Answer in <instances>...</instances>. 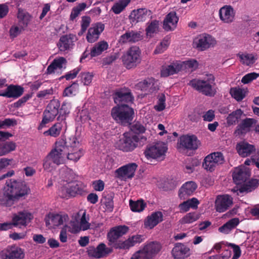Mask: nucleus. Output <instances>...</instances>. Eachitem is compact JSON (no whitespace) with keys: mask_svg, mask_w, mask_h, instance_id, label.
<instances>
[{"mask_svg":"<svg viewBox=\"0 0 259 259\" xmlns=\"http://www.w3.org/2000/svg\"><path fill=\"white\" fill-rule=\"evenodd\" d=\"M129 205L132 211L139 212L142 211L147 205L146 203L143 200L137 201L130 200Z\"/></svg>","mask_w":259,"mask_h":259,"instance_id":"46","label":"nucleus"},{"mask_svg":"<svg viewBox=\"0 0 259 259\" xmlns=\"http://www.w3.org/2000/svg\"><path fill=\"white\" fill-rule=\"evenodd\" d=\"M138 165L135 163H131L123 165L115 171V177L122 181L132 179L135 175Z\"/></svg>","mask_w":259,"mask_h":259,"instance_id":"14","label":"nucleus"},{"mask_svg":"<svg viewBox=\"0 0 259 259\" xmlns=\"http://www.w3.org/2000/svg\"><path fill=\"white\" fill-rule=\"evenodd\" d=\"M33 215L26 210H23L14 214L12 218L14 226L19 228L26 227L33 219Z\"/></svg>","mask_w":259,"mask_h":259,"instance_id":"15","label":"nucleus"},{"mask_svg":"<svg viewBox=\"0 0 259 259\" xmlns=\"http://www.w3.org/2000/svg\"><path fill=\"white\" fill-rule=\"evenodd\" d=\"M189 84L202 94L212 97L215 94L214 87L215 85V78L212 74H207L202 79H193Z\"/></svg>","mask_w":259,"mask_h":259,"instance_id":"2","label":"nucleus"},{"mask_svg":"<svg viewBox=\"0 0 259 259\" xmlns=\"http://www.w3.org/2000/svg\"><path fill=\"white\" fill-rule=\"evenodd\" d=\"M232 177L234 182L240 185L250 177V171L245 166L241 165L234 169Z\"/></svg>","mask_w":259,"mask_h":259,"instance_id":"21","label":"nucleus"},{"mask_svg":"<svg viewBox=\"0 0 259 259\" xmlns=\"http://www.w3.org/2000/svg\"><path fill=\"white\" fill-rule=\"evenodd\" d=\"M62 181L61 183H70L71 182H75L73 172L70 169H66L63 171L61 173Z\"/></svg>","mask_w":259,"mask_h":259,"instance_id":"54","label":"nucleus"},{"mask_svg":"<svg viewBox=\"0 0 259 259\" xmlns=\"http://www.w3.org/2000/svg\"><path fill=\"white\" fill-rule=\"evenodd\" d=\"M59 107L60 104L58 101L56 100L51 101L43 113L42 120L38 127V130L41 129L46 124L55 119L58 114Z\"/></svg>","mask_w":259,"mask_h":259,"instance_id":"8","label":"nucleus"},{"mask_svg":"<svg viewBox=\"0 0 259 259\" xmlns=\"http://www.w3.org/2000/svg\"><path fill=\"white\" fill-rule=\"evenodd\" d=\"M235 12L233 7L229 5H225L219 10V16L221 20L225 23L229 24L233 22Z\"/></svg>","mask_w":259,"mask_h":259,"instance_id":"25","label":"nucleus"},{"mask_svg":"<svg viewBox=\"0 0 259 259\" xmlns=\"http://www.w3.org/2000/svg\"><path fill=\"white\" fill-rule=\"evenodd\" d=\"M233 204L232 198L228 195L218 196L215 201L217 211L223 212L227 210Z\"/></svg>","mask_w":259,"mask_h":259,"instance_id":"20","label":"nucleus"},{"mask_svg":"<svg viewBox=\"0 0 259 259\" xmlns=\"http://www.w3.org/2000/svg\"><path fill=\"white\" fill-rule=\"evenodd\" d=\"M181 67L180 61H176L169 65L163 66L161 70V75L163 77H167L178 73L182 71Z\"/></svg>","mask_w":259,"mask_h":259,"instance_id":"34","label":"nucleus"},{"mask_svg":"<svg viewBox=\"0 0 259 259\" xmlns=\"http://www.w3.org/2000/svg\"><path fill=\"white\" fill-rule=\"evenodd\" d=\"M87 7V4L84 3L79 4L77 6L74 7L71 11L70 18L73 20L75 19L80 13V12L83 11Z\"/></svg>","mask_w":259,"mask_h":259,"instance_id":"53","label":"nucleus"},{"mask_svg":"<svg viewBox=\"0 0 259 259\" xmlns=\"http://www.w3.org/2000/svg\"><path fill=\"white\" fill-rule=\"evenodd\" d=\"M89 221V217L87 215L85 211H79L72 215L69 223V231L72 233H77L80 230H87L91 226Z\"/></svg>","mask_w":259,"mask_h":259,"instance_id":"4","label":"nucleus"},{"mask_svg":"<svg viewBox=\"0 0 259 259\" xmlns=\"http://www.w3.org/2000/svg\"><path fill=\"white\" fill-rule=\"evenodd\" d=\"M253 120L251 118H246L242 121V122L237 126L236 131L238 134H244L249 131Z\"/></svg>","mask_w":259,"mask_h":259,"instance_id":"44","label":"nucleus"},{"mask_svg":"<svg viewBox=\"0 0 259 259\" xmlns=\"http://www.w3.org/2000/svg\"><path fill=\"white\" fill-rule=\"evenodd\" d=\"M259 185V180L256 179H252L249 181L246 180L240 187H237L232 190L234 192L239 193H249L255 190Z\"/></svg>","mask_w":259,"mask_h":259,"instance_id":"23","label":"nucleus"},{"mask_svg":"<svg viewBox=\"0 0 259 259\" xmlns=\"http://www.w3.org/2000/svg\"><path fill=\"white\" fill-rule=\"evenodd\" d=\"M152 12L146 8L134 10L131 12L130 17L133 22H143L151 18Z\"/></svg>","mask_w":259,"mask_h":259,"instance_id":"24","label":"nucleus"},{"mask_svg":"<svg viewBox=\"0 0 259 259\" xmlns=\"http://www.w3.org/2000/svg\"><path fill=\"white\" fill-rule=\"evenodd\" d=\"M128 231V228L126 226H118L111 228L107 234L108 245L116 249H119L117 246L122 241L118 242V239Z\"/></svg>","mask_w":259,"mask_h":259,"instance_id":"10","label":"nucleus"},{"mask_svg":"<svg viewBox=\"0 0 259 259\" xmlns=\"http://www.w3.org/2000/svg\"><path fill=\"white\" fill-rule=\"evenodd\" d=\"M81 145L75 136H72L69 139V149L67 152L66 158L67 159L77 161L83 155V152Z\"/></svg>","mask_w":259,"mask_h":259,"instance_id":"9","label":"nucleus"},{"mask_svg":"<svg viewBox=\"0 0 259 259\" xmlns=\"http://www.w3.org/2000/svg\"><path fill=\"white\" fill-rule=\"evenodd\" d=\"M169 42L168 39L164 38L160 43V45L157 46L154 50V54H160L163 53L167 48Z\"/></svg>","mask_w":259,"mask_h":259,"instance_id":"58","label":"nucleus"},{"mask_svg":"<svg viewBox=\"0 0 259 259\" xmlns=\"http://www.w3.org/2000/svg\"><path fill=\"white\" fill-rule=\"evenodd\" d=\"M189 248L183 244H176L172 249L171 253L175 258H184L189 255Z\"/></svg>","mask_w":259,"mask_h":259,"instance_id":"35","label":"nucleus"},{"mask_svg":"<svg viewBox=\"0 0 259 259\" xmlns=\"http://www.w3.org/2000/svg\"><path fill=\"white\" fill-rule=\"evenodd\" d=\"M243 113L241 109H237L236 111L230 113L227 118V122L229 125L235 124L236 122L240 118Z\"/></svg>","mask_w":259,"mask_h":259,"instance_id":"51","label":"nucleus"},{"mask_svg":"<svg viewBox=\"0 0 259 259\" xmlns=\"http://www.w3.org/2000/svg\"><path fill=\"white\" fill-rule=\"evenodd\" d=\"M230 93L236 101H241L245 97L247 91L245 89L235 87L231 89Z\"/></svg>","mask_w":259,"mask_h":259,"instance_id":"42","label":"nucleus"},{"mask_svg":"<svg viewBox=\"0 0 259 259\" xmlns=\"http://www.w3.org/2000/svg\"><path fill=\"white\" fill-rule=\"evenodd\" d=\"M139 140V136L132 132H126L115 143V146L117 149L123 152H131L138 147Z\"/></svg>","mask_w":259,"mask_h":259,"instance_id":"3","label":"nucleus"},{"mask_svg":"<svg viewBox=\"0 0 259 259\" xmlns=\"http://www.w3.org/2000/svg\"><path fill=\"white\" fill-rule=\"evenodd\" d=\"M68 219V215L65 213H50L46 217L45 222L47 226H50L52 227L55 228L63 225Z\"/></svg>","mask_w":259,"mask_h":259,"instance_id":"16","label":"nucleus"},{"mask_svg":"<svg viewBox=\"0 0 259 259\" xmlns=\"http://www.w3.org/2000/svg\"><path fill=\"white\" fill-rule=\"evenodd\" d=\"M159 23L158 21L153 20L147 23V26L146 28V34L149 36H152L154 33H156L159 31Z\"/></svg>","mask_w":259,"mask_h":259,"instance_id":"48","label":"nucleus"},{"mask_svg":"<svg viewBox=\"0 0 259 259\" xmlns=\"http://www.w3.org/2000/svg\"><path fill=\"white\" fill-rule=\"evenodd\" d=\"M17 17L19 21L22 22L24 26L27 25L31 18L30 16L28 13H25L23 10L20 9L18 10Z\"/></svg>","mask_w":259,"mask_h":259,"instance_id":"57","label":"nucleus"},{"mask_svg":"<svg viewBox=\"0 0 259 259\" xmlns=\"http://www.w3.org/2000/svg\"><path fill=\"white\" fill-rule=\"evenodd\" d=\"M16 144L13 142H7L0 147V156L6 155L15 150Z\"/></svg>","mask_w":259,"mask_h":259,"instance_id":"52","label":"nucleus"},{"mask_svg":"<svg viewBox=\"0 0 259 259\" xmlns=\"http://www.w3.org/2000/svg\"><path fill=\"white\" fill-rule=\"evenodd\" d=\"M258 76L259 74L255 72L248 73L242 77L241 82L244 84H246L255 79Z\"/></svg>","mask_w":259,"mask_h":259,"instance_id":"62","label":"nucleus"},{"mask_svg":"<svg viewBox=\"0 0 259 259\" xmlns=\"http://www.w3.org/2000/svg\"><path fill=\"white\" fill-rule=\"evenodd\" d=\"M109 45L105 40L100 41L95 44L90 51V55L92 57L100 55L102 53L108 49Z\"/></svg>","mask_w":259,"mask_h":259,"instance_id":"39","label":"nucleus"},{"mask_svg":"<svg viewBox=\"0 0 259 259\" xmlns=\"http://www.w3.org/2000/svg\"><path fill=\"white\" fill-rule=\"evenodd\" d=\"M194 46L200 51L205 50L216 44L215 40L209 35H202L195 39L194 41Z\"/></svg>","mask_w":259,"mask_h":259,"instance_id":"18","label":"nucleus"},{"mask_svg":"<svg viewBox=\"0 0 259 259\" xmlns=\"http://www.w3.org/2000/svg\"><path fill=\"white\" fill-rule=\"evenodd\" d=\"M68 143H69V141ZM66 144L67 142L63 139H59L55 142L53 149H56L57 151L62 153L64 155L67 156L69 147V144L67 145Z\"/></svg>","mask_w":259,"mask_h":259,"instance_id":"43","label":"nucleus"},{"mask_svg":"<svg viewBox=\"0 0 259 259\" xmlns=\"http://www.w3.org/2000/svg\"><path fill=\"white\" fill-rule=\"evenodd\" d=\"M165 97L164 95L161 94L158 99L157 104L154 106V109L158 111L163 110L165 108Z\"/></svg>","mask_w":259,"mask_h":259,"instance_id":"59","label":"nucleus"},{"mask_svg":"<svg viewBox=\"0 0 259 259\" xmlns=\"http://www.w3.org/2000/svg\"><path fill=\"white\" fill-rule=\"evenodd\" d=\"M112 246L111 247H107L104 243H101L96 248L90 247L88 252L90 256L97 258H100L107 256L112 252Z\"/></svg>","mask_w":259,"mask_h":259,"instance_id":"17","label":"nucleus"},{"mask_svg":"<svg viewBox=\"0 0 259 259\" xmlns=\"http://www.w3.org/2000/svg\"><path fill=\"white\" fill-rule=\"evenodd\" d=\"M237 56L241 64L247 66L252 65L257 60V55L255 53L240 52Z\"/></svg>","mask_w":259,"mask_h":259,"instance_id":"36","label":"nucleus"},{"mask_svg":"<svg viewBox=\"0 0 259 259\" xmlns=\"http://www.w3.org/2000/svg\"><path fill=\"white\" fill-rule=\"evenodd\" d=\"M180 64L182 66V71L183 70H189L191 71L195 70L198 65L197 61L194 59L189 60L185 61H181Z\"/></svg>","mask_w":259,"mask_h":259,"instance_id":"50","label":"nucleus"},{"mask_svg":"<svg viewBox=\"0 0 259 259\" xmlns=\"http://www.w3.org/2000/svg\"><path fill=\"white\" fill-rule=\"evenodd\" d=\"M141 51L136 46L131 47L122 56V61L127 69L136 67L141 61Z\"/></svg>","mask_w":259,"mask_h":259,"instance_id":"6","label":"nucleus"},{"mask_svg":"<svg viewBox=\"0 0 259 259\" xmlns=\"http://www.w3.org/2000/svg\"><path fill=\"white\" fill-rule=\"evenodd\" d=\"M24 89L19 85L11 84L4 92L0 93V96L8 98H18L23 93Z\"/></svg>","mask_w":259,"mask_h":259,"instance_id":"28","label":"nucleus"},{"mask_svg":"<svg viewBox=\"0 0 259 259\" xmlns=\"http://www.w3.org/2000/svg\"><path fill=\"white\" fill-rule=\"evenodd\" d=\"M78 91V84L75 82L65 89L63 92V96L69 97L75 95Z\"/></svg>","mask_w":259,"mask_h":259,"instance_id":"55","label":"nucleus"},{"mask_svg":"<svg viewBox=\"0 0 259 259\" xmlns=\"http://www.w3.org/2000/svg\"><path fill=\"white\" fill-rule=\"evenodd\" d=\"M104 28V24L101 22L92 24V26L89 29L87 34V41L90 43L97 41L100 34L103 31Z\"/></svg>","mask_w":259,"mask_h":259,"instance_id":"19","label":"nucleus"},{"mask_svg":"<svg viewBox=\"0 0 259 259\" xmlns=\"http://www.w3.org/2000/svg\"><path fill=\"white\" fill-rule=\"evenodd\" d=\"M54 94V89L51 88L49 89L40 91L37 93L36 97L38 98L48 99L49 96Z\"/></svg>","mask_w":259,"mask_h":259,"instance_id":"61","label":"nucleus"},{"mask_svg":"<svg viewBox=\"0 0 259 259\" xmlns=\"http://www.w3.org/2000/svg\"><path fill=\"white\" fill-rule=\"evenodd\" d=\"M224 161L223 154L221 152H213L208 155L204 159L203 167L207 170L212 171L218 165Z\"/></svg>","mask_w":259,"mask_h":259,"instance_id":"12","label":"nucleus"},{"mask_svg":"<svg viewBox=\"0 0 259 259\" xmlns=\"http://www.w3.org/2000/svg\"><path fill=\"white\" fill-rule=\"evenodd\" d=\"M103 204L105 206V210L108 211H112L113 208V202L110 197H104L102 200Z\"/></svg>","mask_w":259,"mask_h":259,"instance_id":"63","label":"nucleus"},{"mask_svg":"<svg viewBox=\"0 0 259 259\" xmlns=\"http://www.w3.org/2000/svg\"><path fill=\"white\" fill-rule=\"evenodd\" d=\"M197 188L196 184L193 182H188L185 183L179 190V196L181 198L186 197L193 194Z\"/></svg>","mask_w":259,"mask_h":259,"instance_id":"37","label":"nucleus"},{"mask_svg":"<svg viewBox=\"0 0 259 259\" xmlns=\"http://www.w3.org/2000/svg\"><path fill=\"white\" fill-rule=\"evenodd\" d=\"M161 245L157 242H150L145 244L142 251L146 255L148 259H151L160 250Z\"/></svg>","mask_w":259,"mask_h":259,"instance_id":"30","label":"nucleus"},{"mask_svg":"<svg viewBox=\"0 0 259 259\" xmlns=\"http://www.w3.org/2000/svg\"><path fill=\"white\" fill-rule=\"evenodd\" d=\"M130 2L131 0H119L114 4L111 10L115 14H118L125 9Z\"/></svg>","mask_w":259,"mask_h":259,"instance_id":"45","label":"nucleus"},{"mask_svg":"<svg viewBox=\"0 0 259 259\" xmlns=\"http://www.w3.org/2000/svg\"><path fill=\"white\" fill-rule=\"evenodd\" d=\"M62 125L60 123H56L51 126L48 130L44 133L45 136H51L57 137L60 134L62 131Z\"/></svg>","mask_w":259,"mask_h":259,"instance_id":"47","label":"nucleus"},{"mask_svg":"<svg viewBox=\"0 0 259 259\" xmlns=\"http://www.w3.org/2000/svg\"><path fill=\"white\" fill-rule=\"evenodd\" d=\"M190 163H187L185 166V171L187 173H191L194 170L195 167L199 165V162L197 160L189 159L188 160Z\"/></svg>","mask_w":259,"mask_h":259,"instance_id":"60","label":"nucleus"},{"mask_svg":"<svg viewBox=\"0 0 259 259\" xmlns=\"http://www.w3.org/2000/svg\"><path fill=\"white\" fill-rule=\"evenodd\" d=\"M199 141L195 136L185 135L180 138V145L183 148L190 150H195L198 147Z\"/></svg>","mask_w":259,"mask_h":259,"instance_id":"26","label":"nucleus"},{"mask_svg":"<svg viewBox=\"0 0 259 259\" xmlns=\"http://www.w3.org/2000/svg\"><path fill=\"white\" fill-rule=\"evenodd\" d=\"M1 259H24V250L13 244L8 246L0 252Z\"/></svg>","mask_w":259,"mask_h":259,"instance_id":"11","label":"nucleus"},{"mask_svg":"<svg viewBox=\"0 0 259 259\" xmlns=\"http://www.w3.org/2000/svg\"><path fill=\"white\" fill-rule=\"evenodd\" d=\"M48 156L52 159L54 164L57 165L64 163L67 159L66 156L64 154L59 152L54 149L51 150Z\"/></svg>","mask_w":259,"mask_h":259,"instance_id":"40","label":"nucleus"},{"mask_svg":"<svg viewBox=\"0 0 259 259\" xmlns=\"http://www.w3.org/2000/svg\"><path fill=\"white\" fill-rule=\"evenodd\" d=\"M236 149L239 155L242 157H246L249 156L255 150L254 145L244 141L238 143L236 145Z\"/></svg>","mask_w":259,"mask_h":259,"instance_id":"32","label":"nucleus"},{"mask_svg":"<svg viewBox=\"0 0 259 259\" xmlns=\"http://www.w3.org/2000/svg\"><path fill=\"white\" fill-rule=\"evenodd\" d=\"M162 220L163 214L160 211L153 212L145 219L144 226L146 228L151 229L162 222Z\"/></svg>","mask_w":259,"mask_h":259,"instance_id":"33","label":"nucleus"},{"mask_svg":"<svg viewBox=\"0 0 259 259\" xmlns=\"http://www.w3.org/2000/svg\"><path fill=\"white\" fill-rule=\"evenodd\" d=\"M239 223L238 218H233L219 228V231L226 234H229L232 230L235 228Z\"/></svg>","mask_w":259,"mask_h":259,"instance_id":"41","label":"nucleus"},{"mask_svg":"<svg viewBox=\"0 0 259 259\" xmlns=\"http://www.w3.org/2000/svg\"><path fill=\"white\" fill-rule=\"evenodd\" d=\"M167 150L166 144L160 142L147 147L144 153L148 159H156L164 156Z\"/></svg>","mask_w":259,"mask_h":259,"instance_id":"13","label":"nucleus"},{"mask_svg":"<svg viewBox=\"0 0 259 259\" xmlns=\"http://www.w3.org/2000/svg\"><path fill=\"white\" fill-rule=\"evenodd\" d=\"M82 189L76 182L60 183L58 194L62 198L69 199L74 197L77 194L80 193Z\"/></svg>","mask_w":259,"mask_h":259,"instance_id":"7","label":"nucleus"},{"mask_svg":"<svg viewBox=\"0 0 259 259\" xmlns=\"http://www.w3.org/2000/svg\"><path fill=\"white\" fill-rule=\"evenodd\" d=\"M134 111L132 108L124 104L115 107L111 110L113 118L122 124H130L133 119Z\"/></svg>","mask_w":259,"mask_h":259,"instance_id":"5","label":"nucleus"},{"mask_svg":"<svg viewBox=\"0 0 259 259\" xmlns=\"http://www.w3.org/2000/svg\"><path fill=\"white\" fill-rule=\"evenodd\" d=\"M145 240L143 235H135L129 237L127 239L122 241L117 247L119 249H128L137 244H140Z\"/></svg>","mask_w":259,"mask_h":259,"instance_id":"29","label":"nucleus"},{"mask_svg":"<svg viewBox=\"0 0 259 259\" xmlns=\"http://www.w3.org/2000/svg\"><path fill=\"white\" fill-rule=\"evenodd\" d=\"M142 39L140 32L128 31L120 36L119 42L121 44L135 43Z\"/></svg>","mask_w":259,"mask_h":259,"instance_id":"31","label":"nucleus"},{"mask_svg":"<svg viewBox=\"0 0 259 259\" xmlns=\"http://www.w3.org/2000/svg\"><path fill=\"white\" fill-rule=\"evenodd\" d=\"M199 217V215L196 213H189L181 220V223L182 224L192 223L197 221Z\"/></svg>","mask_w":259,"mask_h":259,"instance_id":"56","label":"nucleus"},{"mask_svg":"<svg viewBox=\"0 0 259 259\" xmlns=\"http://www.w3.org/2000/svg\"><path fill=\"white\" fill-rule=\"evenodd\" d=\"M30 192L29 187L25 183L11 179L6 182L4 189L0 190V204L11 206L27 196Z\"/></svg>","mask_w":259,"mask_h":259,"instance_id":"1","label":"nucleus"},{"mask_svg":"<svg viewBox=\"0 0 259 259\" xmlns=\"http://www.w3.org/2000/svg\"><path fill=\"white\" fill-rule=\"evenodd\" d=\"M154 84V79L148 78L138 82L136 84V88L138 90L146 91L151 90Z\"/></svg>","mask_w":259,"mask_h":259,"instance_id":"49","label":"nucleus"},{"mask_svg":"<svg viewBox=\"0 0 259 259\" xmlns=\"http://www.w3.org/2000/svg\"><path fill=\"white\" fill-rule=\"evenodd\" d=\"M179 18L175 12L168 14L163 22V28L167 31L171 30L176 27Z\"/></svg>","mask_w":259,"mask_h":259,"instance_id":"38","label":"nucleus"},{"mask_svg":"<svg viewBox=\"0 0 259 259\" xmlns=\"http://www.w3.org/2000/svg\"><path fill=\"white\" fill-rule=\"evenodd\" d=\"M114 99L116 103L122 102L127 103H132L134 100V97L131 91L127 88L121 89L117 91L115 94Z\"/></svg>","mask_w":259,"mask_h":259,"instance_id":"27","label":"nucleus"},{"mask_svg":"<svg viewBox=\"0 0 259 259\" xmlns=\"http://www.w3.org/2000/svg\"><path fill=\"white\" fill-rule=\"evenodd\" d=\"M54 164L53 162L52 159L49 157V156L47 155V156L45 158L44 161V168L45 170H47L49 171H51L55 168Z\"/></svg>","mask_w":259,"mask_h":259,"instance_id":"64","label":"nucleus"},{"mask_svg":"<svg viewBox=\"0 0 259 259\" xmlns=\"http://www.w3.org/2000/svg\"><path fill=\"white\" fill-rule=\"evenodd\" d=\"M77 38L75 35L69 34L61 36L57 44L59 50L61 52L69 50L74 46Z\"/></svg>","mask_w":259,"mask_h":259,"instance_id":"22","label":"nucleus"}]
</instances>
